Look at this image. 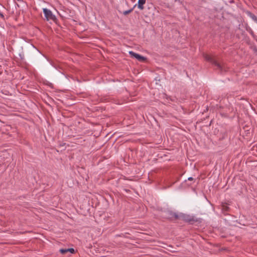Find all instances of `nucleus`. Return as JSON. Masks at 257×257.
<instances>
[{
  "instance_id": "obj_1",
  "label": "nucleus",
  "mask_w": 257,
  "mask_h": 257,
  "mask_svg": "<svg viewBox=\"0 0 257 257\" xmlns=\"http://www.w3.org/2000/svg\"><path fill=\"white\" fill-rule=\"evenodd\" d=\"M204 58L206 61H209L212 64L214 65L221 71L224 70L223 66L218 63L211 56L207 54H204Z\"/></svg>"
},
{
  "instance_id": "obj_2",
  "label": "nucleus",
  "mask_w": 257,
  "mask_h": 257,
  "mask_svg": "<svg viewBox=\"0 0 257 257\" xmlns=\"http://www.w3.org/2000/svg\"><path fill=\"white\" fill-rule=\"evenodd\" d=\"M129 53L132 57L136 58L140 61H144L146 59L143 56H142L140 55L137 54L133 51H130Z\"/></svg>"
},
{
  "instance_id": "obj_3",
  "label": "nucleus",
  "mask_w": 257,
  "mask_h": 257,
  "mask_svg": "<svg viewBox=\"0 0 257 257\" xmlns=\"http://www.w3.org/2000/svg\"><path fill=\"white\" fill-rule=\"evenodd\" d=\"M146 3V0H139L138 3V7L142 10L144 8V5Z\"/></svg>"
},
{
  "instance_id": "obj_4",
  "label": "nucleus",
  "mask_w": 257,
  "mask_h": 257,
  "mask_svg": "<svg viewBox=\"0 0 257 257\" xmlns=\"http://www.w3.org/2000/svg\"><path fill=\"white\" fill-rule=\"evenodd\" d=\"M169 217L171 219L172 218L177 219L178 217V215H177V214L176 213H174V212H170L169 213Z\"/></svg>"
},
{
  "instance_id": "obj_5",
  "label": "nucleus",
  "mask_w": 257,
  "mask_h": 257,
  "mask_svg": "<svg viewBox=\"0 0 257 257\" xmlns=\"http://www.w3.org/2000/svg\"><path fill=\"white\" fill-rule=\"evenodd\" d=\"M43 12L45 16H52L51 12L47 9H43Z\"/></svg>"
},
{
  "instance_id": "obj_6",
  "label": "nucleus",
  "mask_w": 257,
  "mask_h": 257,
  "mask_svg": "<svg viewBox=\"0 0 257 257\" xmlns=\"http://www.w3.org/2000/svg\"><path fill=\"white\" fill-rule=\"evenodd\" d=\"M46 20L47 21H49L50 20H52L53 22H54L55 23H57V18L56 17H45Z\"/></svg>"
},
{
  "instance_id": "obj_7",
  "label": "nucleus",
  "mask_w": 257,
  "mask_h": 257,
  "mask_svg": "<svg viewBox=\"0 0 257 257\" xmlns=\"http://www.w3.org/2000/svg\"><path fill=\"white\" fill-rule=\"evenodd\" d=\"M229 207L226 204L222 205V209L224 211H227L228 210Z\"/></svg>"
},
{
  "instance_id": "obj_8",
  "label": "nucleus",
  "mask_w": 257,
  "mask_h": 257,
  "mask_svg": "<svg viewBox=\"0 0 257 257\" xmlns=\"http://www.w3.org/2000/svg\"><path fill=\"white\" fill-rule=\"evenodd\" d=\"M60 252L64 254L68 251V249H61L60 250Z\"/></svg>"
},
{
  "instance_id": "obj_9",
  "label": "nucleus",
  "mask_w": 257,
  "mask_h": 257,
  "mask_svg": "<svg viewBox=\"0 0 257 257\" xmlns=\"http://www.w3.org/2000/svg\"><path fill=\"white\" fill-rule=\"evenodd\" d=\"M68 251H70L71 253H73L74 252V250L73 248H69L68 249Z\"/></svg>"
},
{
  "instance_id": "obj_10",
  "label": "nucleus",
  "mask_w": 257,
  "mask_h": 257,
  "mask_svg": "<svg viewBox=\"0 0 257 257\" xmlns=\"http://www.w3.org/2000/svg\"><path fill=\"white\" fill-rule=\"evenodd\" d=\"M188 180L192 181L193 180V178L192 177H189L188 178Z\"/></svg>"
},
{
  "instance_id": "obj_11",
  "label": "nucleus",
  "mask_w": 257,
  "mask_h": 257,
  "mask_svg": "<svg viewBox=\"0 0 257 257\" xmlns=\"http://www.w3.org/2000/svg\"><path fill=\"white\" fill-rule=\"evenodd\" d=\"M0 16H3V15L2 14H0Z\"/></svg>"
}]
</instances>
